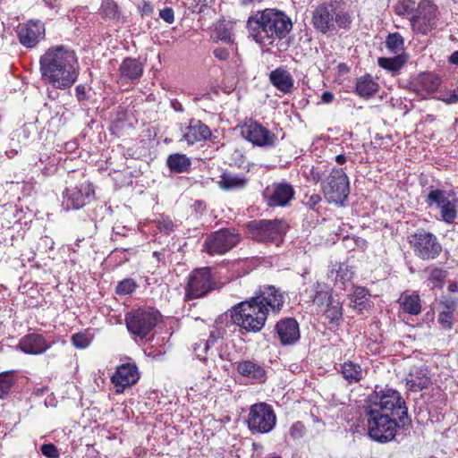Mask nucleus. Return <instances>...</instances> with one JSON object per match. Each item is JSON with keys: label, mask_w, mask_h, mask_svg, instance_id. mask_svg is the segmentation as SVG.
<instances>
[{"label": "nucleus", "mask_w": 458, "mask_h": 458, "mask_svg": "<svg viewBox=\"0 0 458 458\" xmlns=\"http://www.w3.org/2000/svg\"><path fill=\"white\" fill-rule=\"evenodd\" d=\"M236 369L242 377L253 382L262 383L266 380V370L259 363L245 360L237 363Z\"/></svg>", "instance_id": "bb28decb"}, {"label": "nucleus", "mask_w": 458, "mask_h": 458, "mask_svg": "<svg viewBox=\"0 0 458 458\" xmlns=\"http://www.w3.org/2000/svg\"><path fill=\"white\" fill-rule=\"evenodd\" d=\"M336 23L340 28H347L351 23V18L345 12L339 11L335 8V14L334 17V23Z\"/></svg>", "instance_id": "3c124183"}, {"label": "nucleus", "mask_w": 458, "mask_h": 458, "mask_svg": "<svg viewBox=\"0 0 458 458\" xmlns=\"http://www.w3.org/2000/svg\"><path fill=\"white\" fill-rule=\"evenodd\" d=\"M407 389L419 392L428 388L431 385V376L426 367L413 368L406 377Z\"/></svg>", "instance_id": "b1692460"}, {"label": "nucleus", "mask_w": 458, "mask_h": 458, "mask_svg": "<svg viewBox=\"0 0 458 458\" xmlns=\"http://www.w3.org/2000/svg\"><path fill=\"white\" fill-rule=\"evenodd\" d=\"M15 383V372L13 370L0 373V399H4Z\"/></svg>", "instance_id": "c03bdc74"}, {"label": "nucleus", "mask_w": 458, "mask_h": 458, "mask_svg": "<svg viewBox=\"0 0 458 458\" xmlns=\"http://www.w3.org/2000/svg\"><path fill=\"white\" fill-rule=\"evenodd\" d=\"M409 242L419 258L435 259L442 251V245L437 236L424 230L418 231L409 237Z\"/></svg>", "instance_id": "ddd939ff"}, {"label": "nucleus", "mask_w": 458, "mask_h": 458, "mask_svg": "<svg viewBox=\"0 0 458 458\" xmlns=\"http://www.w3.org/2000/svg\"><path fill=\"white\" fill-rule=\"evenodd\" d=\"M211 136V131L205 123L199 120L191 119L185 127L182 134V140L189 145L198 141L208 139Z\"/></svg>", "instance_id": "393cba45"}, {"label": "nucleus", "mask_w": 458, "mask_h": 458, "mask_svg": "<svg viewBox=\"0 0 458 458\" xmlns=\"http://www.w3.org/2000/svg\"><path fill=\"white\" fill-rule=\"evenodd\" d=\"M219 356L223 360H229V361L233 360V358L230 356V354L224 355L223 353H220Z\"/></svg>", "instance_id": "774afa93"}, {"label": "nucleus", "mask_w": 458, "mask_h": 458, "mask_svg": "<svg viewBox=\"0 0 458 458\" xmlns=\"http://www.w3.org/2000/svg\"><path fill=\"white\" fill-rule=\"evenodd\" d=\"M426 272L428 275V280L433 288L443 287L447 275L445 270L437 267H428Z\"/></svg>", "instance_id": "49530a36"}, {"label": "nucleus", "mask_w": 458, "mask_h": 458, "mask_svg": "<svg viewBox=\"0 0 458 458\" xmlns=\"http://www.w3.org/2000/svg\"><path fill=\"white\" fill-rule=\"evenodd\" d=\"M247 230L257 242L268 243L282 241L288 230V225L284 220H254L247 224Z\"/></svg>", "instance_id": "423d86ee"}, {"label": "nucleus", "mask_w": 458, "mask_h": 458, "mask_svg": "<svg viewBox=\"0 0 458 458\" xmlns=\"http://www.w3.org/2000/svg\"><path fill=\"white\" fill-rule=\"evenodd\" d=\"M339 372L349 385L359 383L367 374L366 370L359 363L352 360L344 361L341 364Z\"/></svg>", "instance_id": "c756f323"}, {"label": "nucleus", "mask_w": 458, "mask_h": 458, "mask_svg": "<svg viewBox=\"0 0 458 458\" xmlns=\"http://www.w3.org/2000/svg\"><path fill=\"white\" fill-rule=\"evenodd\" d=\"M231 317L233 323L241 328L247 332L258 333L264 327L267 314L262 310V306L251 299L235 306Z\"/></svg>", "instance_id": "39448f33"}, {"label": "nucleus", "mask_w": 458, "mask_h": 458, "mask_svg": "<svg viewBox=\"0 0 458 458\" xmlns=\"http://www.w3.org/2000/svg\"><path fill=\"white\" fill-rule=\"evenodd\" d=\"M119 72L122 81H134L142 76L143 65L139 60L127 57L122 62Z\"/></svg>", "instance_id": "cd10ccee"}, {"label": "nucleus", "mask_w": 458, "mask_h": 458, "mask_svg": "<svg viewBox=\"0 0 458 458\" xmlns=\"http://www.w3.org/2000/svg\"><path fill=\"white\" fill-rule=\"evenodd\" d=\"M218 183L223 190L234 191L243 189L247 185L248 180L239 174L225 172L221 174Z\"/></svg>", "instance_id": "2f4dec72"}, {"label": "nucleus", "mask_w": 458, "mask_h": 458, "mask_svg": "<svg viewBox=\"0 0 458 458\" xmlns=\"http://www.w3.org/2000/svg\"><path fill=\"white\" fill-rule=\"evenodd\" d=\"M394 13L399 16H406L409 19L420 7V0H395Z\"/></svg>", "instance_id": "a19ab883"}, {"label": "nucleus", "mask_w": 458, "mask_h": 458, "mask_svg": "<svg viewBox=\"0 0 458 458\" xmlns=\"http://www.w3.org/2000/svg\"><path fill=\"white\" fill-rule=\"evenodd\" d=\"M276 424V415L271 405L267 403H258L250 406L247 425L252 433H269Z\"/></svg>", "instance_id": "6e6552de"}, {"label": "nucleus", "mask_w": 458, "mask_h": 458, "mask_svg": "<svg viewBox=\"0 0 458 458\" xmlns=\"http://www.w3.org/2000/svg\"><path fill=\"white\" fill-rule=\"evenodd\" d=\"M321 201V197L318 194H312L309 197L306 205L311 208L315 209L318 203Z\"/></svg>", "instance_id": "13d9d810"}, {"label": "nucleus", "mask_w": 458, "mask_h": 458, "mask_svg": "<svg viewBox=\"0 0 458 458\" xmlns=\"http://www.w3.org/2000/svg\"><path fill=\"white\" fill-rule=\"evenodd\" d=\"M253 301L262 306V310L268 314V311L277 313L281 310L284 301V293L278 288L273 285L265 286L260 294L252 298Z\"/></svg>", "instance_id": "6ab92c4d"}, {"label": "nucleus", "mask_w": 458, "mask_h": 458, "mask_svg": "<svg viewBox=\"0 0 458 458\" xmlns=\"http://www.w3.org/2000/svg\"><path fill=\"white\" fill-rule=\"evenodd\" d=\"M140 379V373L135 363H124L117 367L111 377L115 393L122 394L126 388L135 385Z\"/></svg>", "instance_id": "a211bd4d"}, {"label": "nucleus", "mask_w": 458, "mask_h": 458, "mask_svg": "<svg viewBox=\"0 0 458 458\" xmlns=\"http://www.w3.org/2000/svg\"><path fill=\"white\" fill-rule=\"evenodd\" d=\"M241 236L234 230L221 229L209 234L204 242V249L209 255H223L234 248Z\"/></svg>", "instance_id": "4468645a"}, {"label": "nucleus", "mask_w": 458, "mask_h": 458, "mask_svg": "<svg viewBox=\"0 0 458 458\" xmlns=\"http://www.w3.org/2000/svg\"><path fill=\"white\" fill-rule=\"evenodd\" d=\"M369 437L378 443H387L394 439L398 428L405 421L389 417L369 409H364Z\"/></svg>", "instance_id": "20e7f679"}, {"label": "nucleus", "mask_w": 458, "mask_h": 458, "mask_svg": "<svg viewBox=\"0 0 458 458\" xmlns=\"http://www.w3.org/2000/svg\"><path fill=\"white\" fill-rule=\"evenodd\" d=\"M41 453L47 458H59L60 452L54 444H45L41 446Z\"/></svg>", "instance_id": "864d4df0"}, {"label": "nucleus", "mask_w": 458, "mask_h": 458, "mask_svg": "<svg viewBox=\"0 0 458 458\" xmlns=\"http://www.w3.org/2000/svg\"><path fill=\"white\" fill-rule=\"evenodd\" d=\"M448 290L450 292H458V284L457 283H452L448 285Z\"/></svg>", "instance_id": "338daca9"}, {"label": "nucleus", "mask_w": 458, "mask_h": 458, "mask_svg": "<svg viewBox=\"0 0 458 458\" xmlns=\"http://www.w3.org/2000/svg\"><path fill=\"white\" fill-rule=\"evenodd\" d=\"M136 283L133 279L126 278L121 281L116 286V293L127 295L132 293L136 289Z\"/></svg>", "instance_id": "09e8293b"}, {"label": "nucleus", "mask_w": 458, "mask_h": 458, "mask_svg": "<svg viewBox=\"0 0 458 458\" xmlns=\"http://www.w3.org/2000/svg\"><path fill=\"white\" fill-rule=\"evenodd\" d=\"M386 47L389 52L401 55L400 53L403 51L404 39L398 32L390 33L386 39Z\"/></svg>", "instance_id": "a18cd8bd"}, {"label": "nucleus", "mask_w": 458, "mask_h": 458, "mask_svg": "<svg viewBox=\"0 0 458 458\" xmlns=\"http://www.w3.org/2000/svg\"><path fill=\"white\" fill-rule=\"evenodd\" d=\"M425 201L429 207L435 205L439 209L441 220L445 224L451 225L456 219L458 199L453 191L431 190Z\"/></svg>", "instance_id": "9d476101"}, {"label": "nucleus", "mask_w": 458, "mask_h": 458, "mask_svg": "<svg viewBox=\"0 0 458 458\" xmlns=\"http://www.w3.org/2000/svg\"><path fill=\"white\" fill-rule=\"evenodd\" d=\"M166 165L171 172L182 174L189 172L191 161L185 154L174 153L168 156Z\"/></svg>", "instance_id": "473e14b6"}, {"label": "nucleus", "mask_w": 458, "mask_h": 458, "mask_svg": "<svg viewBox=\"0 0 458 458\" xmlns=\"http://www.w3.org/2000/svg\"><path fill=\"white\" fill-rule=\"evenodd\" d=\"M158 312L152 309H138L128 312L125 323L128 331L135 337L143 339L156 327Z\"/></svg>", "instance_id": "1a4fd4ad"}, {"label": "nucleus", "mask_w": 458, "mask_h": 458, "mask_svg": "<svg viewBox=\"0 0 458 458\" xmlns=\"http://www.w3.org/2000/svg\"><path fill=\"white\" fill-rule=\"evenodd\" d=\"M346 160H347V158H346L345 155L341 154V155H337V156L335 157V161H336L338 164H340V165L344 164V163L346 162Z\"/></svg>", "instance_id": "69168bd1"}, {"label": "nucleus", "mask_w": 458, "mask_h": 458, "mask_svg": "<svg viewBox=\"0 0 458 458\" xmlns=\"http://www.w3.org/2000/svg\"><path fill=\"white\" fill-rule=\"evenodd\" d=\"M80 64L75 51L63 45L46 50L39 59L41 79L56 89H69L78 79Z\"/></svg>", "instance_id": "f257e3e1"}, {"label": "nucleus", "mask_w": 458, "mask_h": 458, "mask_svg": "<svg viewBox=\"0 0 458 458\" xmlns=\"http://www.w3.org/2000/svg\"><path fill=\"white\" fill-rule=\"evenodd\" d=\"M321 188L328 202L343 204L350 193L349 179L342 168H332L321 182Z\"/></svg>", "instance_id": "0eeeda50"}, {"label": "nucleus", "mask_w": 458, "mask_h": 458, "mask_svg": "<svg viewBox=\"0 0 458 458\" xmlns=\"http://www.w3.org/2000/svg\"><path fill=\"white\" fill-rule=\"evenodd\" d=\"M54 342H48L44 335L31 333L21 338L17 346L21 352L30 355H39L47 352Z\"/></svg>", "instance_id": "aec40b11"}, {"label": "nucleus", "mask_w": 458, "mask_h": 458, "mask_svg": "<svg viewBox=\"0 0 458 458\" xmlns=\"http://www.w3.org/2000/svg\"><path fill=\"white\" fill-rule=\"evenodd\" d=\"M352 276L353 271L344 263L339 264L337 269H333L330 273V277L335 280V285L341 284L342 289L346 288V284L351 282Z\"/></svg>", "instance_id": "ea45409f"}, {"label": "nucleus", "mask_w": 458, "mask_h": 458, "mask_svg": "<svg viewBox=\"0 0 458 458\" xmlns=\"http://www.w3.org/2000/svg\"><path fill=\"white\" fill-rule=\"evenodd\" d=\"M215 287V281L208 267H201L193 270L184 288V300H194L204 297Z\"/></svg>", "instance_id": "f8f14e48"}, {"label": "nucleus", "mask_w": 458, "mask_h": 458, "mask_svg": "<svg viewBox=\"0 0 458 458\" xmlns=\"http://www.w3.org/2000/svg\"><path fill=\"white\" fill-rule=\"evenodd\" d=\"M75 92H76V97H77L78 100L81 101L86 98V91H85L84 86L78 85L75 89Z\"/></svg>", "instance_id": "052dcab7"}, {"label": "nucleus", "mask_w": 458, "mask_h": 458, "mask_svg": "<svg viewBox=\"0 0 458 458\" xmlns=\"http://www.w3.org/2000/svg\"><path fill=\"white\" fill-rule=\"evenodd\" d=\"M159 17L165 22L172 24L174 21V13L171 7H165L159 11Z\"/></svg>", "instance_id": "6e6d98bb"}, {"label": "nucleus", "mask_w": 458, "mask_h": 458, "mask_svg": "<svg viewBox=\"0 0 458 458\" xmlns=\"http://www.w3.org/2000/svg\"><path fill=\"white\" fill-rule=\"evenodd\" d=\"M349 299L350 306L359 311L367 309L369 304V293L365 287L355 286Z\"/></svg>", "instance_id": "c9c22d12"}, {"label": "nucleus", "mask_w": 458, "mask_h": 458, "mask_svg": "<svg viewBox=\"0 0 458 458\" xmlns=\"http://www.w3.org/2000/svg\"><path fill=\"white\" fill-rule=\"evenodd\" d=\"M334 98H335L334 94L329 92V91H325L321 95V101L324 104H330V103H332Z\"/></svg>", "instance_id": "680f3d73"}, {"label": "nucleus", "mask_w": 458, "mask_h": 458, "mask_svg": "<svg viewBox=\"0 0 458 458\" xmlns=\"http://www.w3.org/2000/svg\"><path fill=\"white\" fill-rule=\"evenodd\" d=\"M222 337V334L217 330L210 332L208 339L199 340L193 345V352L199 360H206L209 348L214 346Z\"/></svg>", "instance_id": "7c9ffc66"}, {"label": "nucleus", "mask_w": 458, "mask_h": 458, "mask_svg": "<svg viewBox=\"0 0 458 458\" xmlns=\"http://www.w3.org/2000/svg\"><path fill=\"white\" fill-rule=\"evenodd\" d=\"M214 55L219 60H226L229 57V52L223 47H217L213 51Z\"/></svg>", "instance_id": "bf43d9fd"}, {"label": "nucleus", "mask_w": 458, "mask_h": 458, "mask_svg": "<svg viewBox=\"0 0 458 458\" xmlns=\"http://www.w3.org/2000/svg\"><path fill=\"white\" fill-rule=\"evenodd\" d=\"M19 42L26 48H34L45 38L46 28L41 21L30 20L20 24L16 30Z\"/></svg>", "instance_id": "dca6fc26"}, {"label": "nucleus", "mask_w": 458, "mask_h": 458, "mask_svg": "<svg viewBox=\"0 0 458 458\" xmlns=\"http://www.w3.org/2000/svg\"><path fill=\"white\" fill-rule=\"evenodd\" d=\"M457 303L452 299L446 300L442 302V310L439 311L437 321L445 329H450L453 326L454 312L456 309Z\"/></svg>", "instance_id": "f704fd0d"}, {"label": "nucleus", "mask_w": 458, "mask_h": 458, "mask_svg": "<svg viewBox=\"0 0 458 458\" xmlns=\"http://www.w3.org/2000/svg\"><path fill=\"white\" fill-rule=\"evenodd\" d=\"M151 224L159 233L165 234H170L174 228L173 220L169 216L164 215L158 216L151 222Z\"/></svg>", "instance_id": "de8ad7c7"}, {"label": "nucleus", "mask_w": 458, "mask_h": 458, "mask_svg": "<svg viewBox=\"0 0 458 458\" xmlns=\"http://www.w3.org/2000/svg\"><path fill=\"white\" fill-rule=\"evenodd\" d=\"M364 409H369L389 417L408 421V409L400 393L393 388L376 386L366 400Z\"/></svg>", "instance_id": "7ed1b4c3"}, {"label": "nucleus", "mask_w": 458, "mask_h": 458, "mask_svg": "<svg viewBox=\"0 0 458 458\" xmlns=\"http://www.w3.org/2000/svg\"><path fill=\"white\" fill-rule=\"evenodd\" d=\"M379 89L378 82L370 75L365 74L356 80L355 94L362 98H369Z\"/></svg>", "instance_id": "c85d7f7f"}, {"label": "nucleus", "mask_w": 458, "mask_h": 458, "mask_svg": "<svg viewBox=\"0 0 458 458\" xmlns=\"http://www.w3.org/2000/svg\"><path fill=\"white\" fill-rule=\"evenodd\" d=\"M269 81L284 95L292 94L295 89L293 76L283 66L277 67L270 72Z\"/></svg>", "instance_id": "5701e85b"}, {"label": "nucleus", "mask_w": 458, "mask_h": 458, "mask_svg": "<svg viewBox=\"0 0 458 458\" xmlns=\"http://www.w3.org/2000/svg\"><path fill=\"white\" fill-rule=\"evenodd\" d=\"M138 10L141 16H151L154 13L151 3L144 0L138 5Z\"/></svg>", "instance_id": "5fc2aeb1"}, {"label": "nucleus", "mask_w": 458, "mask_h": 458, "mask_svg": "<svg viewBox=\"0 0 458 458\" xmlns=\"http://www.w3.org/2000/svg\"><path fill=\"white\" fill-rule=\"evenodd\" d=\"M445 104H456L458 103V87L446 94V97L441 98Z\"/></svg>", "instance_id": "4d7b16f0"}, {"label": "nucleus", "mask_w": 458, "mask_h": 458, "mask_svg": "<svg viewBox=\"0 0 458 458\" xmlns=\"http://www.w3.org/2000/svg\"><path fill=\"white\" fill-rule=\"evenodd\" d=\"M310 299L312 302L319 307L327 305L330 300L335 299L332 294L327 290L325 284L316 282L310 289Z\"/></svg>", "instance_id": "4c0bfd02"}, {"label": "nucleus", "mask_w": 458, "mask_h": 458, "mask_svg": "<svg viewBox=\"0 0 458 458\" xmlns=\"http://www.w3.org/2000/svg\"><path fill=\"white\" fill-rule=\"evenodd\" d=\"M72 343L76 348L84 349L89 345L90 341L86 334L78 333L72 336Z\"/></svg>", "instance_id": "8fccbe9b"}, {"label": "nucleus", "mask_w": 458, "mask_h": 458, "mask_svg": "<svg viewBox=\"0 0 458 458\" xmlns=\"http://www.w3.org/2000/svg\"><path fill=\"white\" fill-rule=\"evenodd\" d=\"M324 316L330 324L338 326L343 321V303L338 299L330 300L324 310Z\"/></svg>", "instance_id": "72a5a7b5"}, {"label": "nucleus", "mask_w": 458, "mask_h": 458, "mask_svg": "<svg viewBox=\"0 0 458 458\" xmlns=\"http://www.w3.org/2000/svg\"><path fill=\"white\" fill-rule=\"evenodd\" d=\"M267 197L269 207H284L294 198V189L287 182H278L272 185Z\"/></svg>", "instance_id": "4be33fe9"}, {"label": "nucleus", "mask_w": 458, "mask_h": 458, "mask_svg": "<svg viewBox=\"0 0 458 458\" xmlns=\"http://www.w3.org/2000/svg\"><path fill=\"white\" fill-rule=\"evenodd\" d=\"M449 62L453 64L458 65V50L454 51L449 57Z\"/></svg>", "instance_id": "0e129e2a"}, {"label": "nucleus", "mask_w": 458, "mask_h": 458, "mask_svg": "<svg viewBox=\"0 0 458 458\" xmlns=\"http://www.w3.org/2000/svg\"><path fill=\"white\" fill-rule=\"evenodd\" d=\"M242 135L253 145L259 147H271L276 140L274 133L257 122L246 123L242 127Z\"/></svg>", "instance_id": "f3484780"}, {"label": "nucleus", "mask_w": 458, "mask_h": 458, "mask_svg": "<svg viewBox=\"0 0 458 458\" xmlns=\"http://www.w3.org/2000/svg\"><path fill=\"white\" fill-rule=\"evenodd\" d=\"M247 29L250 37L262 47H270L283 39L293 29L291 19L282 11L265 9L249 17Z\"/></svg>", "instance_id": "f03ea898"}, {"label": "nucleus", "mask_w": 458, "mask_h": 458, "mask_svg": "<svg viewBox=\"0 0 458 458\" xmlns=\"http://www.w3.org/2000/svg\"><path fill=\"white\" fill-rule=\"evenodd\" d=\"M438 7L430 0H420V7L411 16V30L416 34L427 35L437 27Z\"/></svg>", "instance_id": "9b49d317"}, {"label": "nucleus", "mask_w": 458, "mask_h": 458, "mask_svg": "<svg viewBox=\"0 0 458 458\" xmlns=\"http://www.w3.org/2000/svg\"><path fill=\"white\" fill-rule=\"evenodd\" d=\"M100 15L105 19L119 20V6L114 0H103L99 8Z\"/></svg>", "instance_id": "37998d69"}, {"label": "nucleus", "mask_w": 458, "mask_h": 458, "mask_svg": "<svg viewBox=\"0 0 458 458\" xmlns=\"http://www.w3.org/2000/svg\"><path fill=\"white\" fill-rule=\"evenodd\" d=\"M335 5L332 3L319 4L313 12L312 23L322 33H327L334 29V17Z\"/></svg>", "instance_id": "412c9836"}, {"label": "nucleus", "mask_w": 458, "mask_h": 458, "mask_svg": "<svg viewBox=\"0 0 458 458\" xmlns=\"http://www.w3.org/2000/svg\"><path fill=\"white\" fill-rule=\"evenodd\" d=\"M276 333L281 343L284 345L292 344L300 338L299 325L294 318H284L276 324Z\"/></svg>", "instance_id": "a878e982"}, {"label": "nucleus", "mask_w": 458, "mask_h": 458, "mask_svg": "<svg viewBox=\"0 0 458 458\" xmlns=\"http://www.w3.org/2000/svg\"><path fill=\"white\" fill-rule=\"evenodd\" d=\"M171 106H172V107H173L175 111H178V112H182V111H183V108H182V104H181L177 99H173V100L171 101Z\"/></svg>", "instance_id": "e2e57ef3"}, {"label": "nucleus", "mask_w": 458, "mask_h": 458, "mask_svg": "<svg viewBox=\"0 0 458 458\" xmlns=\"http://www.w3.org/2000/svg\"><path fill=\"white\" fill-rule=\"evenodd\" d=\"M94 193L90 183H81L71 189H66L63 193L62 207L64 210L80 209L89 202Z\"/></svg>", "instance_id": "2eb2a0df"}, {"label": "nucleus", "mask_w": 458, "mask_h": 458, "mask_svg": "<svg viewBox=\"0 0 458 458\" xmlns=\"http://www.w3.org/2000/svg\"><path fill=\"white\" fill-rule=\"evenodd\" d=\"M305 433H306L305 426L301 421L294 422L291 426L290 430H289V434L293 439L301 438L305 435Z\"/></svg>", "instance_id": "603ef678"}, {"label": "nucleus", "mask_w": 458, "mask_h": 458, "mask_svg": "<svg viewBox=\"0 0 458 458\" xmlns=\"http://www.w3.org/2000/svg\"><path fill=\"white\" fill-rule=\"evenodd\" d=\"M398 302L405 313L416 316L421 312V302L418 294H403Z\"/></svg>", "instance_id": "e433bc0d"}, {"label": "nucleus", "mask_w": 458, "mask_h": 458, "mask_svg": "<svg viewBox=\"0 0 458 458\" xmlns=\"http://www.w3.org/2000/svg\"><path fill=\"white\" fill-rule=\"evenodd\" d=\"M407 62V55L404 54L396 55L394 57H379L378 65L393 74L397 73Z\"/></svg>", "instance_id": "58836bf2"}, {"label": "nucleus", "mask_w": 458, "mask_h": 458, "mask_svg": "<svg viewBox=\"0 0 458 458\" xmlns=\"http://www.w3.org/2000/svg\"><path fill=\"white\" fill-rule=\"evenodd\" d=\"M420 89L426 93L435 92L440 85L439 78L434 73H422L417 80Z\"/></svg>", "instance_id": "79ce46f5"}]
</instances>
